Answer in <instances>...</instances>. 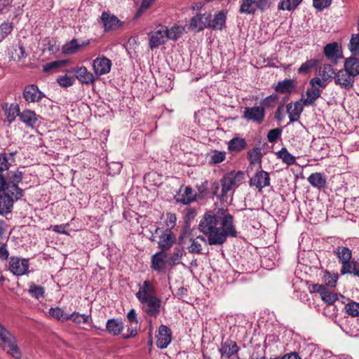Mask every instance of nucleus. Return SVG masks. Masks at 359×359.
I'll return each instance as SVG.
<instances>
[{"mask_svg":"<svg viewBox=\"0 0 359 359\" xmlns=\"http://www.w3.org/2000/svg\"><path fill=\"white\" fill-rule=\"evenodd\" d=\"M199 231L208 236L210 245H222L228 237H236L233 218L226 209L205 212L198 224Z\"/></svg>","mask_w":359,"mask_h":359,"instance_id":"f257e3e1","label":"nucleus"},{"mask_svg":"<svg viewBox=\"0 0 359 359\" xmlns=\"http://www.w3.org/2000/svg\"><path fill=\"white\" fill-rule=\"evenodd\" d=\"M244 180V173L241 171H231L226 173L220 180L222 189L219 199L224 201L229 193L233 192Z\"/></svg>","mask_w":359,"mask_h":359,"instance_id":"f03ea898","label":"nucleus"},{"mask_svg":"<svg viewBox=\"0 0 359 359\" xmlns=\"http://www.w3.org/2000/svg\"><path fill=\"white\" fill-rule=\"evenodd\" d=\"M0 346L7 353L16 359L22 356L21 352L18 348L15 337L12 334L0 323Z\"/></svg>","mask_w":359,"mask_h":359,"instance_id":"7ed1b4c3","label":"nucleus"},{"mask_svg":"<svg viewBox=\"0 0 359 359\" xmlns=\"http://www.w3.org/2000/svg\"><path fill=\"white\" fill-rule=\"evenodd\" d=\"M149 36V48L151 50L158 48L160 46L163 45L167 41L166 26L162 24H155L153 29L148 34Z\"/></svg>","mask_w":359,"mask_h":359,"instance_id":"20e7f679","label":"nucleus"},{"mask_svg":"<svg viewBox=\"0 0 359 359\" xmlns=\"http://www.w3.org/2000/svg\"><path fill=\"white\" fill-rule=\"evenodd\" d=\"M7 195L15 200H18L23 195V190L18 187V184L6 182L4 175L0 173V192Z\"/></svg>","mask_w":359,"mask_h":359,"instance_id":"39448f33","label":"nucleus"},{"mask_svg":"<svg viewBox=\"0 0 359 359\" xmlns=\"http://www.w3.org/2000/svg\"><path fill=\"white\" fill-rule=\"evenodd\" d=\"M29 262L27 259L12 257L9 260V270L15 276H22L29 271Z\"/></svg>","mask_w":359,"mask_h":359,"instance_id":"423d86ee","label":"nucleus"},{"mask_svg":"<svg viewBox=\"0 0 359 359\" xmlns=\"http://www.w3.org/2000/svg\"><path fill=\"white\" fill-rule=\"evenodd\" d=\"M265 110L261 106L248 107L243 110V118L248 121L260 124L263 122Z\"/></svg>","mask_w":359,"mask_h":359,"instance_id":"0eeeda50","label":"nucleus"},{"mask_svg":"<svg viewBox=\"0 0 359 359\" xmlns=\"http://www.w3.org/2000/svg\"><path fill=\"white\" fill-rule=\"evenodd\" d=\"M140 302L144 304V311L148 316L156 318L159 315L162 301L156 295L140 300Z\"/></svg>","mask_w":359,"mask_h":359,"instance_id":"6e6552de","label":"nucleus"},{"mask_svg":"<svg viewBox=\"0 0 359 359\" xmlns=\"http://www.w3.org/2000/svg\"><path fill=\"white\" fill-rule=\"evenodd\" d=\"M210 22L211 15L210 13L197 14L191 19L189 29L198 32L210 27Z\"/></svg>","mask_w":359,"mask_h":359,"instance_id":"1a4fd4ad","label":"nucleus"},{"mask_svg":"<svg viewBox=\"0 0 359 359\" xmlns=\"http://www.w3.org/2000/svg\"><path fill=\"white\" fill-rule=\"evenodd\" d=\"M334 79L335 83L345 90H350L355 81V78L344 69L335 73Z\"/></svg>","mask_w":359,"mask_h":359,"instance_id":"9d476101","label":"nucleus"},{"mask_svg":"<svg viewBox=\"0 0 359 359\" xmlns=\"http://www.w3.org/2000/svg\"><path fill=\"white\" fill-rule=\"evenodd\" d=\"M69 73L75 74V79H77L82 84L88 85L95 82V77L93 74L89 72L84 66L80 67L72 68L67 70Z\"/></svg>","mask_w":359,"mask_h":359,"instance_id":"9b49d317","label":"nucleus"},{"mask_svg":"<svg viewBox=\"0 0 359 359\" xmlns=\"http://www.w3.org/2000/svg\"><path fill=\"white\" fill-rule=\"evenodd\" d=\"M312 291L318 293L322 300L329 305L334 304L338 299L337 294L330 291L324 285L313 284Z\"/></svg>","mask_w":359,"mask_h":359,"instance_id":"f8f14e48","label":"nucleus"},{"mask_svg":"<svg viewBox=\"0 0 359 359\" xmlns=\"http://www.w3.org/2000/svg\"><path fill=\"white\" fill-rule=\"evenodd\" d=\"M238 351L239 347L236 342L231 339H226L225 341L222 342L219 348L221 359H229L237 354Z\"/></svg>","mask_w":359,"mask_h":359,"instance_id":"ddd939ff","label":"nucleus"},{"mask_svg":"<svg viewBox=\"0 0 359 359\" xmlns=\"http://www.w3.org/2000/svg\"><path fill=\"white\" fill-rule=\"evenodd\" d=\"M111 61L104 56L97 57L93 62V70L97 76L108 74L111 70Z\"/></svg>","mask_w":359,"mask_h":359,"instance_id":"4468645a","label":"nucleus"},{"mask_svg":"<svg viewBox=\"0 0 359 359\" xmlns=\"http://www.w3.org/2000/svg\"><path fill=\"white\" fill-rule=\"evenodd\" d=\"M172 339V332L170 329L165 325H161L156 334V346L163 349L166 348Z\"/></svg>","mask_w":359,"mask_h":359,"instance_id":"2eb2a0df","label":"nucleus"},{"mask_svg":"<svg viewBox=\"0 0 359 359\" xmlns=\"http://www.w3.org/2000/svg\"><path fill=\"white\" fill-rule=\"evenodd\" d=\"M101 21L105 32L117 29L123 25V22L116 16L107 12H103L102 13Z\"/></svg>","mask_w":359,"mask_h":359,"instance_id":"dca6fc26","label":"nucleus"},{"mask_svg":"<svg viewBox=\"0 0 359 359\" xmlns=\"http://www.w3.org/2000/svg\"><path fill=\"white\" fill-rule=\"evenodd\" d=\"M270 185V177L267 172L260 170L257 172L250 180V186L255 187L259 191Z\"/></svg>","mask_w":359,"mask_h":359,"instance_id":"f3484780","label":"nucleus"},{"mask_svg":"<svg viewBox=\"0 0 359 359\" xmlns=\"http://www.w3.org/2000/svg\"><path fill=\"white\" fill-rule=\"evenodd\" d=\"M23 97L27 102H38L45 97V95L36 85L31 84L25 88Z\"/></svg>","mask_w":359,"mask_h":359,"instance_id":"a211bd4d","label":"nucleus"},{"mask_svg":"<svg viewBox=\"0 0 359 359\" xmlns=\"http://www.w3.org/2000/svg\"><path fill=\"white\" fill-rule=\"evenodd\" d=\"M176 238L170 229H165L159 236L158 248L161 252L168 250L175 244Z\"/></svg>","mask_w":359,"mask_h":359,"instance_id":"6ab92c4d","label":"nucleus"},{"mask_svg":"<svg viewBox=\"0 0 359 359\" xmlns=\"http://www.w3.org/2000/svg\"><path fill=\"white\" fill-rule=\"evenodd\" d=\"M303 102H296L294 103H289L286 106L287 113L290 118V123L297 121L303 111Z\"/></svg>","mask_w":359,"mask_h":359,"instance_id":"aec40b11","label":"nucleus"},{"mask_svg":"<svg viewBox=\"0 0 359 359\" xmlns=\"http://www.w3.org/2000/svg\"><path fill=\"white\" fill-rule=\"evenodd\" d=\"M155 293L156 290L152 283L150 280H145L136 293V297L140 301L153 297L155 295Z\"/></svg>","mask_w":359,"mask_h":359,"instance_id":"412c9836","label":"nucleus"},{"mask_svg":"<svg viewBox=\"0 0 359 359\" xmlns=\"http://www.w3.org/2000/svg\"><path fill=\"white\" fill-rule=\"evenodd\" d=\"M323 52L328 60L334 62H337V60L341 56V53L339 50V45L336 42L327 44L324 47Z\"/></svg>","mask_w":359,"mask_h":359,"instance_id":"4be33fe9","label":"nucleus"},{"mask_svg":"<svg viewBox=\"0 0 359 359\" xmlns=\"http://www.w3.org/2000/svg\"><path fill=\"white\" fill-rule=\"evenodd\" d=\"M19 118L27 127L34 128L38 120V116L34 111L26 109L20 112Z\"/></svg>","mask_w":359,"mask_h":359,"instance_id":"5701e85b","label":"nucleus"},{"mask_svg":"<svg viewBox=\"0 0 359 359\" xmlns=\"http://www.w3.org/2000/svg\"><path fill=\"white\" fill-rule=\"evenodd\" d=\"M344 69L354 78L359 75V60L356 57H349L345 60Z\"/></svg>","mask_w":359,"mask_h":359,"instance_id":"b1692460","label":"nucleus"},{"mask_svg":"<svg viewBox=\"0 0 359 359\" xmlns=\"http://www.w3.org/2000/svg\"><path fill=\"white\" fill-rule=\"evenodd\" d=\"M321 90L318 88H309L306 91V97L302 101L305 106L313 105L316 100L320 97Z\"/></svg>","mask_w":359,"mask_h":359,"instance_id":"393cba45","label":"nucleus"},{"mask_svg":"<svg viewBox=\"0 0 359 359\" xmlns=\"http://www.w3.org/2000/svg\"><path fill=\"white\" fill-rule=\"evenodd\" d=\"M107 331L113 335H118L123 329V323L121 319L111 318L106 323Z\"/></svg>","mask_w":359,"mask_h":359,"instance_id":"a878e982","label":"nucleus"},{"mask_svg":"<svg viewBox=\"0 0 359 359\" xmlns=\"http://www.w3.org/2000/svg\"><path fill=\"white\" fill-rule=\"evenodd\" d=\"M14 200L7 195L0 194V215H4L11 212Z\"/></svg>","mask_w":359,"mask_h":359,"instance_id":"bb28decb","label":"nucleus"},{"mask_svg":"<svg viewBox=\"0 0 359 359\" xmlns=\"http://www.w3.org/2000/svg\"><path fill=\"white\" fill-rule=\"evenodd\" d=\"M165 255H163V252L155 253L151 257V269L158 272L163 271L165 268Z\"/></svg>","mask_w":359,"mask_h":359,"instance_id":"cd10ccee","label":"nucleus"},{"mask_svg":"<svg viewBox=\"0 0 359 359\" xmlns=\"http://www.w3.org/2000/svg\"><path fill=\"white\" fill-rule=\"evenodd\" d=\"M308 181L313 187L318 189L324 188L326 184L325 176L320 172L312 173L308 177Z\"/></svg>","mask_w":359,"mask_h":359,"instance_id":"c85d7f7f","label":"nucleus"},{"mask_svg":"<svg viewBox=\"0 0 359 359\" xmlns=\"http://www.w3.org/2000/svg\"><path fill=\"white\" fill-rule=\"evenodd\" d=\"M295 88V84L292 79H285L282 81H279L276 85L275 90L279 93H290Z\"/></svg>","mask_w":359,"mask_h":359,"instance_id":"c756f323","label":"nucleus"},{"mask_svg":"<svg viewBox=\"0 0 359 359\" xmlns=\"http://www.w3.org/2000/svg\"><path fill=\"white\" fill-rule=\"evenodd\" d=\"M247 146L245 139L241 137H234L228 143V149L231 152H239L243 150Z\"/></svg>","mask_w":359,"mask_h":359,"instance_id":"7c9ffc66","label":"nucleus"},{"mask_svg":"<svg viewBox=\"0 0 359 359\" xmlns=\"http://www.w3.org/2000/svg\"><path fill=\"white\" fill-rule=\"evenodd\" d=\"M257 11L256 0H243L240 6L239 12L242 14L252 15Z\"/></svg>","mask_w":359,"mask_h":359,"instance_id":"2f4dec72","label":"nucleus"},{"mask_svg":"<svg viewBox=\"0 0 359 359\" xmlns=\"http://www.w3.org/2000/svg\"><path fill=\"white\" fill-rule=\"evenodd\" d=\"M184 32V27L177 24L174 25L169 29L166 27L167 39L177 41L182 36Z\"/></svg>","mask_w":359,"mask_h":359,"instance_id":"473e14b6","label":"nucleus"},{"mask_svg":"<svg viewBox=\"0 0 359 359\" xmlns=\"http://www.w3.org/2000/svg\"><path fill=\"white\" fill-rule=\"evenodd\" d=\"M302 0H280L278 4V10L292 11L295 10Z\"/></svg>","mask_w":359,"mask_h":359,"instance_id":"72a5a7b5","label":"nucleus"},{"mask_svg":"<svg viewBox=\"0 0 359 359\" xmlns=\"http://www.w3.org/2000/svg\"><path fill=\"white\" fill-rule=\"evenodd\" d=\"M318 75L323 79V80L330 81L335 76V72L331 65L324 64L318 69Z\"/></svg>","mask_w":359,"mask_h":359,"instance_id":"f704fd0d","label":"nucleus"},{"mask_svg":"<svg viewBox=\"0 0 359 359\" xmlns=\"http://www.w3.org/2000/svg\"><path fill=\"white\" fill-rule=\"evenodd\" d=\"M68 60H55L48 63L45 64L43 66V71L44 72H55L59 68L63 67L67 65Z\"/></svg>","mask_w":359,"mask_h":359,"instance_id":"c9c22d12","label":"nucleus"},{"mask_svg":"<svg viewBox=\"0 0 359 359\" xmlns=\"http://www.w3.org/2000/svg\"><path fill=\"white\" fill-rule=\"evenodd\" d=\"M226 14L221 11L215 15L213 20L210 22V26L214 29L222 30L225 26Z\"/></svg>","mask_w":359,"mask_h":359,"instance_id":"e433bc0d","label":"nucleus"},{"mask_svg":"<svg viewBox=\"0 0 359 359\" xmlns=\"http://www.w3.org/2000/svg\"><path fill=\"white\" fill-rule=\"evenodd\" d=\"M80 49L79 43L77 39H73L70 41L63 45L62 52L65 55H72L76 53Z\"/></svg>","mask_w":359,"mask_h":359,"instance_id":"4c0bfd02","label":"nucleus"},{"mask_svg":"<svg viewBox=\"0 0 359 359\" xmlns=\"http://www.w3.org/2000/svg\"><path fill=\"white\" fill-rule=\"evenodd\" d=\"M334 253L337 255L340 262L349 261L352 256L351 250L346 247L342 246L337 247L334 251Z\"/></svg>","mask_w":359,"mask_h":359,"instance_id":"58836bf2","label":"nucleus"},{"mask_svg":"<svg viewBox=\"0 0 359 359\" xmlns=\"http://www.w3.org/2000/svg\"><path fill=\"white\" fill-rule=\"evenodd\" d=\"M277 156L279 158L282 160V161L287 164V165H292L295 163L296 158L288 152L287 149L285 147H283L278 153Z\"/></svg>","mask_w":359,"mask_h":359,"instance_id":"ea45409f","label":"nucleus"},{"mask_svg":"<svg viewBox=\"0 0 359 359\" xmlns=\"http://www.w3.org/2000/svg\"><path fill=\"white\" fill-rule=\"evenodd\" d=\"M319 62L320 60L315 58L307 60L305 62L302 64L297 72L299 74H307L311 69L316 67Z\"/></svg>","mask_w":359,"mask_h":359,"instance_id":"a19ab883","label":"nucleus"},{"mask_svg":"<svg viewBox=\"0 0 359 359\" xmlns=\"http://www.w3.org/2000/svg\"><path fill=\"white\" fill-rule=\"evenodd\" d=\"M194 199L195 195L193 189L191 187H185L184 192L180 195V198L177 201L183 204H189L193 202Z\"/></svg>","mask_w":359,"mask_h":359,"instance_id":"79ce46f5","label":"nucleus"},{"mask_svg":"<svg viewBox=\"0 0 359 359\" xmlns=\"http://www.w3.org/2000/svg\"><path fill=\"white\" fill-rule=\"evenodd\" d=\"M338 279L339 275L337 273H330L327 271H325L323 273V280L327 287H334Z\"/></svg>","mask_w":359,"mask_h":359,"instance_id":"37998d69","label":"nucleus"},{"mask_svg":"<svg viewBox=\"0 0 359 359\" xmlns=\"http://www.w3.org/2000/svg\"><path fill=\"white\" fill-rule=\"evenodd\" d=\"M14 28V25L12 22L6 21L0 25V41L5 39L9 34H11Z\"/></svg>","mask_w":359,"mask_h":359,"instance_id":"c03bdc74","label":"nucleus"},{"mask_svg":"<svg viewBox=\"0 0 359 359\" xmlns=\"http://www.w3.org/2000/svg\"><path fill=\"white\" fill-rule=\"evenodd\" d=\"M20 109L17 104H11L5 110V116H6L9 123L13 122L17 116H19Z\"/></svg>","mask_w":359,"mask_h":359,"instance_id":"a18cd8bd","label":"nucleus"},{"mask_svg":"<svg viewBox=\"0 0 359 359\" xmlns=\"http://www.w3.org/2000/svg\"><path fill=\"white\" fill-rule=\"evenodd\" d=\"M29 287L28 292L32 297L36 299L44 297L45 290L42 286L31 283L29 284Z\"/></svg>","mask_w":359,"mask_h":359,"instance_id":"49530a36","label":"nucleus"},{"mask_svg":"<svg viewBox=\"0 0 359 359\" xmlns=\"http://www.w3.org/2000/svg\"><path fill=\"white\" fill-rule=\"evenodd\" d=\"M48 315L62 322L68 320V314L65 313L64 310L59 307L51 308L48 311Z\"/></svg>","mask_w":359,"mask_h":359,"instance_id":"de8ad7c7","label":"nucleus"},{"mask_svg":"<svg viewBox=\"0 0 359 359\" xmlns=\"http://www.w3.org/2000/svg\"><path fill=\"white\" fill-rule=\"evenodd\" d=\"M248 157L250 164H257L261 166L262 154L260 149L254 148L248 152Z\"/></svg>","mask_w":359,"mask_h":359,"instance_id":"09e8293b","label":"nucleus"},{"mask_svg":"<svg viewBox=\"0 0 359 359\" xmlns=\"http://www.w3.org/2000/svg\"><path fill=\"white\" fill-rule=\"evenodd\" d=\"M348 48L353 56H359V34L352 36L348 44Z\"/></svg>","mask_w":359,"mask_h":359,"instance_id":"8fccbe9b","label":"nucleus"},{"mask_svg":"<svg viewBox=\"0 0 359 359\" xmlns=\"http://www.w3.org/2000/svg\"><path fill=\"white\" fill-rule=\"evenodd\" d=\"M68 320H72L76 324L86 323L90 318L88 315L81 314L78 312H74L68 315Z\"/></svg>","mask_w":359,"mask_h":359,"instance_id":"3c124183","label":"nucleus"},{"mask_svg":"<svg viewBox=\"0 0 359 359\" xmlns=\"http://www.w3.org/2000/svg\"><path fill=\"white\" fill-rule=\"evenodd\" d=\"M184 253V251L183 248H175L173 253L171 255L170 257L169 258L168 262L169 264L171 266H175L180 263V260L182 259V257L183 256Z\"/></svg>","mask_w":359,"mask_h":359,"instance_id":"603ef678","label":"nucleus"},{"mask_svg":"<svg viewBox=\"0 0 359 359\" xmlns=\"http://www.w3.org/2000/svg\"><path fill=\"white\" fill-rule=\"evenodd\" d=\"M57 83L62 88H68L75 83V78L67 75L60 76L56 79Z\"/></svg>","mask_w":359,"mask_h":359,"instance_id":"864d4df0","label":"nucleus"},{"mask_svg":"<svg viewBox=\"0 0 359 359\" xmlns=\"http://www.w3.org/2000/svg\"><path fill=\"white\" fill-rule=\"evenodd\" d=\"M346 312L353 317L359 316V303L351 302L345 306Z\"/></svg>","mask_w":359,"mask_h":359,"instance_id":"5fc2aeb1","label":"nucleus"},{"mask_svg":"<svg viewBox=\"0 0 359 359\" xmlns=\"http://www.w3.org/2000/svg\"><path fill=\"white\" fill-rule=\"evenodd\" d=\"M189 241L191 242V245L188 247L189 252L190 253L201 254V243L197 239H194V238H190Z\"/></svg>","mask_w":359,"mask_h":359,"instance_id":"6e6d98bb","label":"nucleus"},{"mask_svg":"<svg viewBox=\"0 0 359 359\" xmlns=\"http://www.w3.org/2000/svg\"><path fill=\"white\" fill-rule=\"evenodd\" d=\"M22 180V173L18 170L10 171L8 173V179L6 182L19 184Z\"/></svg>","mask_w":359,"mask_h":359,"instance_id":"4d7b16f0","label":"nucleus"},{"mask_svg":"<svg viewBox=\"0 0 359 359\" xmlns=\"http://www.w3.org/2000/svg\"><path fill=\"white\" fill-rule=\"evenodd\" d=\"M332 0H313V6L318 11H322L328 8Z\"/></svg>","mask_w":359,"mask_h":359,"instance_id":"13d9d810","label":"nucleus"},{"mask_svg":"<svg viewBox=\"0 0 359 359\" xmlns=\"http://www.w3.org/2000/svg\"><path fill=\"white\" fill-rule=\"evenodd\" d=\"M342 264V267L341 269V273L342 275L346 274V273H353L355 271V270L358 269L353 264H352L350 260L346 261L345 262H341Z\"/></svg>","mask_w":359,"mask_h":359,"instance_id":"bf43d9fd","label":"nucleus"},{"mask_svg":"<svg viewBox=\"0 0 359 359\" xmlns=\"http://www.w3.org/2000/svg\"><path fill=\"white\" fill-rule=\"evenodd\" d=\"M226 158V152L215 150L211 155V161L213 163H219L224 161Z\"/></svg>","mask_w":359,"mask_h":359,"instance_id":"052dcab7","label":"nucleus"},{"mask_svg":"<svg viewBox=\"0 0 359 359\" xmlns=\"http://www.w3.org/2000/svg\"><path fill=\"white\" fill-rule=\"evenodd\" d=\"M282 129L281 128H274L270 130L267 134V140L269 142L273 143L275 142L281 135Z\"/></svg>","mask_w":359,"mask_h":359,"instance_id":"680f3d73","label":"nucleus"},{"mask_svg":"<svg viewBox=\"0 0 359 359\" xmlns=\"http://www.w3.org/2000/svg\"><path fill=\"white\" fill-rule=\"evenodd\" d=\"M327 81L326 80H323V78L316 76L310 80L309 84L311 86V88H316V86H318L322 88H324L327 86Z\"/></svg>","mask_w":359,"mask_h":359,"instance_id":"e2e57ef3","label":"nucleus"},{"mask_svg":"<svg viewBox=\"0 0 359 359\" xmlns=\"http://www.w3.org/2000/svg\"><path fill=\"white\" fill-rule=\"evenodd\" d=\"M191 235V229L189 226H185L183 228L180 235L179 236L178 240L180 244H184L186 239H189Z\"/></svg>","mask_w":359,"mask_h":359,"instance_id":"0e129e2a","label":"nucleus"},{"mask_svg":"<svg viewBox=\"0 0 359 359\" xmlns=\"http://www.w3.org/2000/svg\"><path fill=\"white\" fill-rule=\"evenodd\" d=\"M166 216L165 224L168 227L166 229H170L171 231L176 224L177 217L175 214L171 212L167 213Z\"/></svg>","mask_w":359,"mask_h":359,"instance_id":"69168bd1","label":"nucleus"},{"mask_svg":"<svg viewBox=\"0 0 359 359\" xmlns=\"http://www.w3.org/2000/svg\"><path fill=\"white\" fill-rule=\"evenodd\" d=\"M9 168V163L6 154H0V172L7 170Z\"/></svg>","mask_w":359,"mask_h":359,"instance_id":"338daca9","label":"nucleus"},{"mask_svg":"<svg viewBox=\"0 0 359 359\" xmlns=\"http://www.w3.org/2000/svg\"><path fill=\"white\" fill-rule=\"evenodd\" d=\"M278 100V96L276 94H273L269 96H267L264 98L262 102V104L266 107L272 106Z\"/></svg>","mask_w":359,"mask_h":359,"instance_id":"774afa93","label":"nucleus"}]
</instances>
